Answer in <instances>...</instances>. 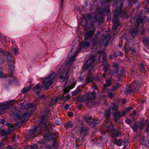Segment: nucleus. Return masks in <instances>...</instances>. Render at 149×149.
<instances>
[{
    "instance_id": "nucleus-1",
    "label": "nucleus",
    "mask_w": 149,
    "mask_h": 149,
    "mask_svg": "<svg viewBox=\"0 0 149 149\" xmlns=\"http://www.w3.org/2000/svg\"><path fill=\"white\" fill-rule=\"evenodd\" d=\"M117 7L114 12L113 21V26L112 27V29L115 30L117 26L119 25V21L118 18V15L125 18L127 16V13L124 10H122V7L123 5L122 1L117 3Z\"/></svg>"
},
{
    "instance_id": "nucleus-2",
    "label": "nucleus",
    "mask_w": 149,
    "mask_h": 149,
    "mask_svg": "<svg viewBox=\"0 0 149 149\" xmlns=\"http://www.w3.org/2000/svg\"><path fill=\"white\" fill-rule=\"evenodd\" d=\"M95 55H92L87 60L86 64L84 65V67L86 68H85V70L88 69L89 71L87 77L85 79V82L87 83L91 82L93 79V76L91 73L94 71V68L92 64L95 62Z\"/></svg>"
},
{
    "instance_id": "nucleus-3",
    "label": "nucleus",
    "mask_w": 149,
    "mask_h": 149,
    "mask_svg": "<svg viewBox=\"0 0 149 149\" xmlns=\"http://www.w3.org/2000/svg\"><path fill=\"white\" fill-rule=\"evenodd\" d=\"M49 123L48 121L46 116L45 115L42 116L40 123L35 128L30 131L28 134L26 136L27 139H29L31 137L34 138L36 137V136L35 134L38 130L41 131L40 129L42 125H45L46 126H47L49 125Z\"/></svg>"
},
{
    "instance_id": "nucleus-4",
    "label": "nucleus",
    "mask_w": 149,
    "mask_h": 149,
    "mask_svg": "<svg viewBox=\"0 0 149 149\" xmlns=\"http://www.w3.org/2000/svg\"><path fill=\"white\" fill-rule=\"evenodd\" d=\"M90 42L88 39L84 38V40L82 42H80L78 45L77 49L75 51V53L70 58L68 61L69 64H72L74 62V60L78 52L80 51L81 49L85 47H88L90 45Z\"/></svg>"
},
{
    "instance_id": "nucleus-5",
    "label": "nucleus",
    "mask_w": 149,
    "mask_h": 149,
    "mask_svg": "<svg viewBox=\"0 0 149 149\" xmlns=\"http://www.w3.org/2000/svg\"><path fill=\"white\" fill-rule=\"evenodd\" d=\"M58 78V75L54 73L51 75L50 74L44 79L43 80V82L44 89H48L49 86L54 83V81H55Z\"/></svg>"
},
{
    "instance_id": "nucleus-6",
    "label": "nucleus",
    "mask_w": 149,
    "mask_h": 149,
    "mask_svg": "<svg viewBox=\"0 0 149 149\" xmlns=\"http://www.w3.org/2000/svg\"><path fill=\"white\" fill-rule=\"evenodd\" d=\"M96 97V93L95 91L92 92H89L86 93L83 97V101L88 104L91 103Z\"/></svg>"
},
{
    "instance_id": "nucleus-7",
    "label": "nucleus",
    "mask_w": 149,
    "mask_h": 149,
    "mask_svg": "<svg viewBox=\"0 0 149 149\" xmlns=\"http://www.w3.org/2000/svg\"><path fill=\"white\" fill-rule=\"evenodd\" d=\"M140 87L139 81H136L133 82L127 88L125 89V92L127 94L137 91Z\"/></svg>"
},
{
    "instance_id": "nucleus-8",
    "label": "nucleus",
    "mask_w": 149,
    "mask_h": 149,
    "mask_svg": "<svg viewBox=\"0 0 149 149\" xmlns=\"http://www.w3.org/2000/svg\"><path fill=\"white\" fill-rule=\"evenodd\" d=\"M72 71V68L71 67H69L68 69H63L61 73L60 76V79H62L64 83H66L68 74L71 73Z\"/></svg>"
},
{
    "instance_id": "nucleus-9",
    "label": "nucleus",
    "mask_w": 149,
    "mask_h": 149,
    "mask_svg": "<svg viewBox=\"0 0 149 149\" xmlns=\"http://www.w3.org/2000/svg\"><path fill=\"white\" fill-rule=\"evenodd\" d=\"M144 126V124L141 121L139 123H135L133 125L131 126V127L132 129L134 132H136L137 131L138 129L140 130L143 129Z\"/></svg>"
},
{
    "instance_id": "nucleus-10",
    "label": "nucleus",
    "mask_w": 149,
    "mask_h": 149,
    "mask_svg": "<svg viewBox=\"0 0 149 149\" xmlns=\"http://www.w3.org/2000/svg\"><path fill=\"white\" fill-rule=\"evenodd\" d=\"M52 136H54L56 137H58V135L56 133L54 132L53 134H51L49 135H45L44 136V139H43V143H46L48 142V140L49 139L52 140L54 141H56V139H54L53 137H52Z\"/></svg>"
},
{
    "instance_id": "nucleus-11",
    "label": "nucleus",
    "mask_w": 149,
    "mask_h": 149,
    "mask_svg": "<svg viewBox=\"0 0 149 149\" xmlns=\"http://www.w3.org/2000/svg\"><path fill=\"white\" fill-rule=\"evenodd\" d=\"M64 96V95H63L62 97H60V98L58 97H54V98L52 99L51 102V103L50 104V106L51 107L52 105H53L55 103H56L60 98L61 99H63L64 101H65L67 100H68L70 98V97L69 95H68L65 97Z\"/></svg>"
},
{
    "instance_id": "nucleus-12",
    "label": "nucleus",
    "mask_w": 149,
    "mask_h": 149,
    "mask_svg": "<svg viewBox=\"0 0 149 149\" xmlns=\"http://www.w3.org/2000/svg\"><path fill=\"white\" fill-rule=\"evenodd\" d=\"M31 114L27 112H25L24 113H23L21 116H17V119L18 120L21 119L22 121V124L23 125V124L28 119V118L31 116Z\"/></svg>"
},
{
    "instance_id": "nucleus-13",
    "label": "nucleus",
    "mask_w": 149,
    "mask_h": 149,
    "mask_svg": "<svg viewBox=\"0 0 149 149\" xmlns=\"http://www.w3.org/2000/svg\"><path fill=\"white\" fill-rule=\"evenodd\" d=\"M12 105L11 102L1 103H0V111L3 110L9 109L11 107Z\"/></svg>"
},
{
    "instance_id": "nucleus-14",
    "label": "nucleus",
    "mask_w": 149,
    "mask_h": 149,
    "mask_svg": "<svg viewBox=\"0 0 149 149\" xmlns=\"http://www.w3.org/2000/svg\"><path fill=\"white\" fill-rule=\"evenodd\" d=\"M117 109V107L115 104H113L110 107L109 110H106L105 112V116L106 119L109 118L110 112L111 111H116Z\"/></svg>"
},
{
    "instance_id": "nucleus-15",
    "label": "nucleus",
    "mask_w": 149,
    "mask_h": 149,
    "mask_svg": "<svg viewBox=\"0 0 149 149\" xmlns=\"http://www.w3.org/2000/svg\"><path fill=\"white\" fill-rule=\"evenodd\" d=\"M5 55L6 56L7 63L8 65L10 64V63H13V57L12 55L9 52H6Z\"/></svg>"
},
{
    "instance_id": "nucleus-16",
    "label": "nucleus",
    "mask_w": 149,
    "mask_h": 149,
    "mask_svg": "<svg viewBox=\"0 0 149 149\" xmlns=\"http://www.w3.org/2000/svg\"><path fill=\"white\" fill-rule=\"evenodd\" d=\"M39 99H37L34 101L33 103H31L27 104L24 106L25 108L27 109H32L35 110L36 109V106L37 105V104L36 103V102Z\"/></svg>"
},
{
    "instance_id": "nucleus-17",
    "label": "nucleus",
    "mask_w": 149,
    "mask_h": 149,
    "mask_svg": "<svg viewBox=\"0 0 149 149\" xmlns=\"http://www.w3.org/2000/svg\"><path fill=\"white\" fill-rule=\"evenodd\" d=\"M109 35H107L106 37H104L102 41L100 40V43H101L102 42L103 44L104 47L107 46L109 44Z\"/></svg>"
},
{
    "instance_id": "nucleus-18",
    "label": "nucleus",
    "mask_w": 149,
    "mask_h": 149,
    "mask_svg": "<svg viewBox=\"0 0 149 149\" xmlns=\"http://www.w3.org/2000/svg\"><path fill=\"white\" fill-rule=\"evenodd\" d=\"M104 51L100 52L99 53V56L100 57L101 55H103L102 60L103 62L104 65L107 64V56L106 55L104 54Z\"/></svg>"
},
{
    "instance_id": "nucleus-19",
    "label": "nucleus",
    "mask_w": 149,
    "mask_h": 149,
    "mask_svg": "<svg viewBox=\"0 0 149 149\" xmlns=\"http://www.w3.org/2000/svg\"><path fill=\"white\" fill-rule=\"evenodd\" d=\"M11 52L14 55H17L19 53V49L17 46L13 45L11 47Z\"/></svg>"
},
{
    "instance_id": "nucleus-20",
    "label": "nucleus",
    "mask_w": 149,
    "mask_h": 149,
    "mask_svg": "<svg viewBox=\"0 0 149 149\" xmlns=\"http://www.w3.org/2000/svg\"><path fill=\"white\" fill-rule=\"evenodd\" d=\"M95 31L94 30V31H89L86 32L84 38L88 39L92 37L94 35Z\"/></svg>"
},
{
    "instance_id": "nucleus-21",
    "label": "nucleus",
    "mask_w": 149,
    "mask_h": 149,
    "mask_svg": "<svg viewBox=\"0 0 149 149\" xmlns=\"http://www.w3.org/2000/svg\"><path fill=\"white\" fill-rule=\"evenodd\" d=\"M11 128H10L8 130H3L0 132V134L2 136H6L10 134L12 132L10 131L11 130Z\"/></svg>"
},
{
    "instance_id": "nucleus-22",
    "label": "nucleus",
    "mask_w": 149,
    "mask_h": 149,
    "mask_svg": "<svg viewBox=\"0 0 149 149\" xmlns=\"http://www.w3.org/2000/svg\"><path fill=\"white\" fill-rule=\"evenodd\" d=\"M139 26H138V25H137L136 27V29L135 30H131L130 31V34L131 36L133 37V38L136 36L137 35L138 31L139 30Z\"/></svg>"
},
{
    "instance_id": "nucleus-23",
    "label": "nucleus",
    "mask_w": 149,
    "mask_h": 149,
    "mask_svg": "<svg viewBox=\"0 0 149 149\" xmlns=\"http://www.w3.org/2000/svg\"><path fill=\"white\" fill-rule=\"evenodd\" d=\"M42 89V87L40 84H37L35 87H34V90H38L36 91V93L38 95L40 94V91Z\"/></svg>"
},
{
    "instance_id": "nucleus-24",
    "label": "nucleus",
    "mask_w": 149,
    "mask_h": 149,
    "mask_svg": "<svg viewBox=\"0 0 149 149\" xmlns=\"http://www.w3.org/2000/svg\"><path fill=\"white\" fill-rule=\"evenodd\" d=\"M88 128L87 127H83L81 128L80 132V133L81 134L85 136L88 132Z\"/></svg>"
},
{
    "instance_id": "nucleus-25",
    "label": "nucleus",
    "mask_w": 149,
    "mask_h": 149,
    "mask_svg": "<svg viewBox=\"0 0 149 149\" xmlns=\"http://www.w3.org/2000/svg\"><path fill=\"white\" fill-rule=\"evenodd\" d=\"M74 86V84H72L71 86H69L68 87L64 89V94L67 93L68 92L72 89L73 88Z\"/></svg>"
},
{
    "instance_id": "nucleus-26",
    "label": "nucleus",
    "mask_w": 149,
    "mask_h": 149,
    "mask_svg": "<svg viewBox=\"0 0 149 149\" xmlns=\"http://www.w3.org/2000/svg\"><path fill=\"white\" fill-rule=\"evenodd\" d=\"M123 113H120L119 112H116L114 114L113 116L114 120L115 121H116L118 119L120 118L122 116Z\"/></svg>"
},
{
    "instance_id": "nucleus-27",
    "label": "nucleus",
    "mask_w": 149,
    "mask_h": 149,
    "mask_svg": "<svg viewBox=\"0 0 149 149\" xmlns=\"http://www.w3.org/2000/svg\"><path fill=\"white\" fill-rule=\"evenodd\" d=\"M13 63H10V64L9 66V70L10 72V76L11 77L13 76V73L14 71V65L12 64Z\"/></svg>"
},
{
    "instance_id": "nucleus-28",
    "label": "nucleus",
    "mask_w": 149,
    "mask_h": 149,
    "mask_svg": "<svg viewBox=\"0 0 149 149\" xmlns=\"http://www.w3.org/2000/svg\"><path fill=\"white\" fill-rule=\"evenodd\" d=\"M114 143L115 144L118 146H121L122 144L123 141L120 139H114Z\"/></svg>"
},
{
    "instance_id": "nucleus-29",
    "label": "nucleus",
    "mask_w": 149,
    "mask_h": 149,
    "mask_svg": "<svg viewBox=\"0 0 149 149\" xmlns=\"http://www.w3.org/2000/svg\"><path fill=\"white\" fill-rule=\"evenodd\" d=\"M112 134L114 136H117L121 134L116 129H113L112 132Z\"/></svg>"
},
{
    "instance_id": "nucleus-30",
    "label": "nucleus",
    "mask_w": 149,
    "mask_h": 149,
    "mask_svg": "<svg viewBox=\"0 0 149 149\" xmlns=\"http://www.w3.org/2000/svg\"><path fill=\"white\" fill-rule=\"evenodd\" d=\"M143 43L147 46L149 47V38L145 37L143 40Z\"/></svg>"
},
{
    "instance_id": "nucleus-31",
    "label": "nucleus",
    "mask_w": 149,
    "mask_h": 149,
    "mask_svg": "<svg viewBox=\"0 0 149 149\" xmlns=\"http://www.w3.org/2000/svg\"><path fill=\"white\" fill-rule=\"evenodd\" d=\"M3 38H2L1 37H0V41L2 43V44H1L0 46L2 47H4V42L6 43V37L3 36Z\"/></svg>"
},
{
    "instance_id": "nucleus-32",
    "label": "nucleus",
    "mask_w": 149,
    "mask_h": 149,
    "mask_svg": "<svg viewBox=\"0 0 149 149\" xmlns=\"http://www.w3.org/2000/svg\"><path fill=\"white\" fill-rule=\"evenodd\" d=\"M31 89V86H29L27 88H24L22 90V93H25L29 91Z\"/></svg>"
},
{
    "instance_id": "nucleus-33",
    "label": "nucleus",
    "mask_w": 149,
    "mask_h": 149,
    "mask_svg": "<svg viewBox=\"0 0 149 149\" xmlns=\"http://www.w3.org/2000/svg\"><path fill=\"white\" fill-rule=\"evenodd\" d=\"M136 22L138 24L137 25H138L139 27V24L143 22V21L142 17L140 16L138 19H137ZM143 23H144V22H143Z\"/></svg>"
},
{
    "instance_id": "nucleus-34",
    "label": "nucleus",
    "mask_w": 149,
    "mask_h": 149,
    "mask_svg": "<svg viewBox=\"0 0 149 149\" xmlns=\"http://www.w3.org/2000/svg\"><path fill=\"white\" fill-rule=\"evenodd\" d=\"M124 48L125 53L127 54L128 52L131 50L129 46L128 45H125L124 46Z\"/></svg>"
},
{
    "instance_id": "nucleus-35",
    "label": "nucleus",
    "mask_w": 149,
    "mask_h": 149,
    "mask_svg": "<svg viewBox=\"0 0 149 149\" xmlns=\"http://www.w3.org/2000/svg\"><path fill=\"white\" fill-rule=\"evenodd\" d=\"M139 70L141 71L142 72H144L145 71V69L144 68V67L143 65L141 63L140 64L139 66Z\"/></svg>"
},
{
    "instance_id": "nucleus-36",
    "label": "nucleus",
    "mask_w": 149,
    "mask_h": 149,
    "mask_svg": "<svg viewBox=\"0 0 149 149\" xmlns=\"http://www.w3.org/2000/svg\"><path fill=\"white\" fill-rule=\"evenodd\" d=\"M91 116H89L87 114L85 116V120L87 123H89L91 120Z\"/></svg>"
},
{
    "instance_id": "nucleus-37",
    "label": "nucleus",
    "mask_w": 149,
    "mask_h": 149,
    "mask_svg": "<svg viewBox=\"0 0 149 149\" xmlns=\"http://www.w3.org/2000/svg\"><path fill=\"white\" fill-rule=\"evenodd\" d=\"M100 8H97L95 10V13H97V12L99 15H103V11L102 10L100 12Z\"/></svg>"
},
{
    "instance_id": "nucleus-38",
    "label": "nucleus",
    "mask_w": 149,
    "mask_h": 149,
    "mask_svg": "<svg viewBox=\"0 0 149 149\" xmlns=\"http://www.w3.org/2000/svg\"><path fill=\"white\" fill-rule=\"evenodd\" d=\"M132 109V108L130 107L127 108L126 110L123 112L122 115H123V116H125V115L128 113L129 111Z\"/></svg>"
},
{
    "instance_id": "nucleus-39",
    "label": "nucleus",
    "mask_w": 149,
    "mask_h": 149,
    "mask_svg": "<svg viewBox=\"0 0 149 149\" xmlns=\"http://www.w3.org/2000/svg\"><path fill=\"white\" fill-rule=\"evenodd\" d=\"M97 36L96 35L95 36L94 38L92 39V42L93 45H95L97 43Z\"/></svg>"
},
{
    "instance_id": "nucleus-40",
    "label": "nucleus",
    "mask_w": 149,
    "mask_h": 149,
    "mask_svg": "<svg viewBox=\"0 0 149 149\" xmlns=\"http://www.w3.org/2000/svg\"><path fill=\"white\" fill-rule=\"evenodd\" d=\"M111 84V81L109 79L107 81L106 84L104 85V88H106L108 86H110Z\"/></svg>"
},
{
    "instance_id": "nucleus-41",
    "label": "nucleus",
    "mask_w": 149,
    "mask_h": 149,
    "mask_svg": "<svg viewBox=\"0 0 149 149\" xmlns=\"http://www.w3.org/2000/svg\"><path fill=\"white\" fill-rule=\"evenodd\" d=\"M113 68H115L116 70V71L117 72L119 70V68L118 65L115 63H113Z\"/></svg>"
},
{
    "instance_id": "nucleus-42",
    "label": "nucleus",
    "mask_w": 149,
    "mask_h": 149,
    "mask_svg": "<svg viewBox=\"0 0 149 149\" xmlns=\"http://www.w3.org/2000/svg\"><path fill=\"white\" fill-rule=\"evenodd\" d=\"M124 147L123 148V149H125L126 147L127 146L128 143V141L127 140L125 139L124 141Z\"/></svg>"
},
{
    "instance_id": "nucleus-43",
    "label": "nucleus",
    "mask_w": 149,
    "mask_h": 149,
    "mask_svg": "<svg viewBox=\"0 0 149 149\" xmlns=\"http://www.w3.org/2000/svg\"><path fill=\"white\" fill-rule=\"evenodd\" d=\"M80 91V89H79L77 90H75L72 93V96L75 95H77L78 93Z\"/></svg>"
},
{
    "instance_id": "nucleus-44",
    "label": "nucleus",
    "mask_w": 149,
    "mask_h": 149,
    "mask_svg": "<svg viewBox=\"0 0 149 149\" xmlns=\"http://www.w3.org/2000/svg\"><path fill=\"white\" fill-rule=\"evenodd\" d=\"M106 2L109 3L111 1L110 0H101V3L102 5L104 4Z\"/></svg>"
},
{
    "instance_id": "nucleus-45",
    "label": "nucleus",
    "mask_w": 149,
    "mask_h": 149,
    "mask_svg": "<svg viewBox=\"0 0 149 149\" xmlns=\"http://www.w3.org/2000/svg\"><path fill=\"white\" fill-rule=\"evenodd\" d=\"M9 40H10V41H11L12 44V46H13V45H14L15 46H17L16 44H15V41L13 38H9Z\"/></svg>"
},
{
    "instance_id": "nucleus-46",
    "label": "nucleus",
    "mask_w": 149,
    "mask_h": 149,
    "mask_svg": "<svg viewBox=\"0 0 149 149\" xmlns=\"http://www.w3.org/2000/svg\"><path fill=\"white\" fill-rule=\"evenodd\" d=\"M103 65L104 66V72H106V71L108 68L109 66V65L107 63V64H105V65H104V64H103Z\"/></svg>"
},
{
    "instance_id": "nucleus-47",
    "label": "nucleus",
    "mask_w": 149,
    "mask_h": 149,
    "mask_svg": "<svg viewBox=\"0 0 149 149\" xmlns=\"http://www.w3.org/2000/svg\"><path fill=\"white\" fill-rule=\"evenodd\" d=\"M115 72V71L113 69H111L110 70L109 74L111 76H112Z\"/></svg>"
},
{
    "instance_id": "nucleus-48",
    "label": "nucleus",
    "mask_w": 149,
    "mask_h": 149,
    "mask_svg": "<svg viewBox=\"0 0 149 149\" xmlns=\"http://www.w3.org/2000/svg\"><path fill=\"white\" fill-rule=\"evenodd\" d=\"M45 134L44 135L46 134L49 135V134H51V133H49V131L48 129L47 128H45Z\"/></svg>"
},
{
    "instance_id": "nucleus-49",
    "label": "nucleus",
    "mask_w": 149,
    "mask_h": 149,
    "mask_svg": "<svg viewBox=\"0 0 149 149\" xmlns=\"http://www.w3.org/2000/svg\"><path fill=\"white\" fill-rule=\"evenodd\" d=\"M6 76L2 72H0V77L1 78H6Z\"/></svg>"
},
{
    "instance_id": "nucleus-50",
    "label": "nucleus",
    "mask_w": 149,
    "mask_h": 149,
    "mask_svg": "<svg viewBox=\"0 0 149 149\" xmlns=\"http://www.w3.org/2000/svg\"><path fill=\"white\" fill-rule=\"evenodd\" d=\"M120 85L119 84H117L113 88V90H117L118 88L120 87Z\"/></svg>"
},
{
    "instance_id": "nucleus-51",
    "label": "nucleus",
    "mask_w": 149,
    "mask_h": 149,
    "mask_svg": "<svg viewBox=\"0 0 149 149\" xmlns=\"http://www.w3.org/2000/svg\"><path fill=\"white\" fill-rule=\"evenodd\" d=\"M147 127L145 131L147 133L149 132V122H148L147 124Z\"/></svg>"
},
{
    "instance_id": "nucleus-52",
    "label": "nucleus",
    "mask_w": 149,
    "mask_h": 149,
    "mask_svg": "<svg viewBox=\"0 0 149 149\" xmlns=\"http://www.w3.org/2000/svg\"><path fill=\"white\" fill-rule=\"evenodd\" d=\"M125 123L128 124H130L132 122L130 119H127L125 120Z\"/></svg>"
},
{
    "instance_id": "nucleus-53",
    "label": "nucleus",
    "mask_w": 149,
    "mask_h": 149,
    "mask_svg": "<svg viewBox=\"0 0 149 149\" xmlns=\"http://www.w3.org/2000/svg\"><path fill=\"white\" fill-rule=\"evenodd\" d=\"M5 122L4 120L2 119L1 120V122L0 123V129L1 128L2 126L4 124V123Z\"/></svg>"
},
{
    "instance_id": "nucleus-54",
    "label": "nucleus",
    "mask_w": 149,
    "mask_h": 149,
    "mask_svg": "<svg viewBox=\"0 0 149 149\" xmlns=\"http://www.w3.org/2000/svg\"><path fill=\"white\" fill-rule=\"evenodd\" d=\"M109 97L110 98H112L113 96V94L111 92H110L108 94Z\"/></svg>"
},
{
    "instance_id": "nucleus-55",
    "label": "nucleus",
    "mask_w": 149,
    "mask_h": 149,
    "mask_svg": "<svg viewBox=\"0 0 149 149\" xmlns=\"http://www.w3.org/2000/svg\"><path fill=\"white\" fill-rule=\"evenodd\" d=\"M122 75V73L121 72H120V73L118 74V75H116V77L117 78H120V77Z\"/></svg>"
},
{
    "instance_id": "nucleus-56",
    "label": "nucleus",
    "mask_w": 149,
    "mask_h": 149,
    "mask_svg": "<svg viewBox=\"0 0 149 149\" xmlns=\"http://www.w3.org/2000/svg\"><path fill=\"white\" fill-rule=\"evenodd\" d=\"M31 148H37V145L36 144H34L31 146Z\"/></svg>"
},
{
    "instance_id": "nucleus-57",
    "label": "nucleus",
    "mask_w": 149,
    "mask_h": 149,
    "mask_svg": "<svg viewBox=\"0 0 149 149\" xmlns=\"http://www.w3.org/2000/svg\"><path fill=\"white\" fill-rule=\"evenodd\" d=\"M79 80L80 81L82 82L84 81L83 78L82 77H79L78 78Z\"/></svg>"
},
{
    "instance_id": "nucleus-58",
    "label": "nucleus",
    "mask_w": 149,
    "mask_h": 149,
    "mask_svg": "<svg viewBox=\"0 0 149 149\" xmlns=\"http://www.w3.org/2000/svg\"><path fill=\"white\" fill-rule=\"evenodd\" d=\"M70 122H69L66 123V124L65 125V126L66 127H69L70 124Z\"/></svg>"
},
{
    "instance_id": "nucleus-59",
    "label": "nucleus",
    "mask_w": 149,
    "mask_h": 149,
    "mask_svg": "<svg viewBox=\"0 0 149 149\" xmlns=\"http://www.w3.org/2000/svg\"><path fill=\"white\" fill-rule=\"evenodd\" d=\"M69 107V105L68 104H66L65 107V109H68Z\"/></svg>"
},
{
    "instance_id": "nucleus-60",
    "label": "nucleus",
    "mask_w": 149,
    "mask_h": 149,
    "mask_svg": "<svg viewBox=\"0 0 149 149\" xmlns=\"http://www.w3.org/2000/svg\"><path fill=\"white\" fill-rule=\"evenodd\" d=\"M98 123V121H96L95 120H94L93 121V122H92V123L95 124V125L96 124H97V123Z\"/></svg>"
},
{
    "instance_id": "nucleus-61",
    "label": "nucleus",
    "mask_w": 149,
    "mask_h": 149,
    "mask_svg": "<svg viewBox=\"0 0 149 149\" xmlns=\"http://www.w3.org/2000/svg\"><path fill=\"white\" fill-rule=\"evenodd\" d=\"M4 145V143L2 142H0V147H2Z\"/></svg>"
},
{
    "instance_id": "nucleus-62",
    "label": "nucleus",
    "mask_w": 149,
    "mask_h": 149,
    "mask_svg": "<svg viewBox=\"0 0 149 149\" xmlns=\"http://www.w3.org/2000/svg\"><path fill=\"white\" fill-rule=\"evenodd\" d=\"M118 53H119V54H118L117 55L115 56L116 57L117 56H122L123 55V54L121 52H119Z\"/></svg>"
},
{
    "instance_id": "nucleus-63",
    "label": "nucleus",
    "mask_w": 149,
    "mask_h": 149,
    "mask_svg": "<svg viewBox=\"0 0 149 149\" xmlns=\"http://www.w3.org/2000/svg\"><path fill=\"white\" fill-rule=\"evenodd\" d=\"M140 142L141 143H143L144 142V138H141L140 139Z\"/></svg>"
},
{
    "instance_id": "nucleus-64",
    "label": "nucleus",
    "mask_w": 149,
    "mask_h": 149,
    "mask_svg": "<svg viewBox=\"0 0 149 149\" xmlns=\"http://www.w3.org/2000/svg\"><path fill=\"white\" fill-rule=\"evenodd\" d=\"M46 148H47V149H52L51 146L49 145L46 146Z\"/></svg>"
}]
</instances>
